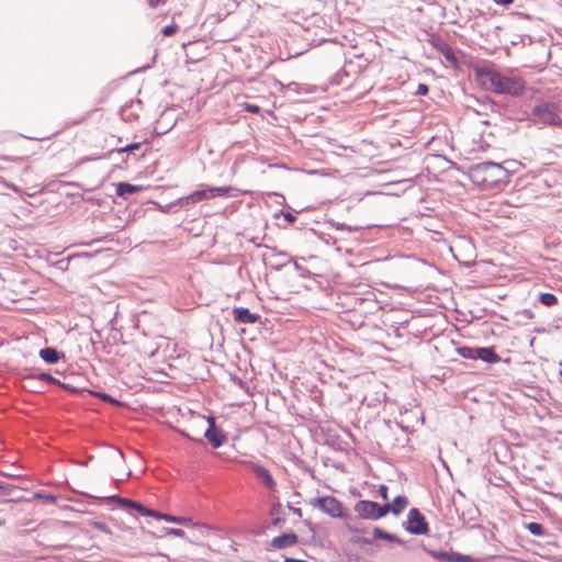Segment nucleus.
Wrapping results in <instances>:
<instances>
[{
    "label": "nucleus",
    "instance_id": "19",
    "mask_svg": "<svg viewBox=\"0 0 562 562\" xmlns=\"http://www.w3.org/2000/svg\"><path fill=\"white\" fill-rule=\"evenodd\" d=\"M209 189H210V193L212 194V199L216 198V196L226 195L232 190L231 187H213V188H209Z\"/></svg>",
    "mask_w": 562,
    "mask_h": 562
},
{
    "label": "nucleus",
    "instance_id": "10",
    "mask_svg": "<svg viewBox=\"0 0 562 562\" xmlns=\"http://www.w3.org/2000/svg\"><path fill=\"white\" fill-rule=\"evenodd\" d=\"M234 319L238 323L254 324L257 322L258 316L250 313L248 308L235 307L233 310Z\"/></svg>",
    "mask_w": 562,
    "mask_h": 562
},
{
    "label": "nucleus",
    "instance_id": "31",
    "mask_svg": "<svg viewBox=\"0 0 562 562\" xmlns=\"http://www.w3.org/2000/svg\"><path fill=\"white\" fill-rule=\"evenodd\" d=\"M379 494H380V496H381L383 499H385V501H386V499H387V486H386V485H384V484L380 485V487H379Z\"/></svg>",
    "mask_w": 562,
    "mask_h": 562
},
{
    "label": "nucleus",
    "instance_id": "8",
    "mask_svg": "<svg viewBox=\"0 0 562 562\" xmlns=\"http://www.w3.org/2000/svg\"><path fill=\"white\" fill-rule=\"evenodd\" d=\"M297 540V536L293 532L283 533L281 536L274 537L271 541V546L276 549H283L296 544Z\"/></svg>",
    "mask_w": 562,
    "mask_h": 562
},
{
    "label": "nucleus",
    "instance_id": "22",
    "mask_svg": "<svg viewBox=\"0 0 562 562\" xmlns=\"http://www.w3.org/2000/svg\"><path fill=\"white\" fill-rule=\"evenodd\" d=\"M527 528L535 536H541L543 533V527L538 522H530Z\"/></svg>",
    "mask_w": 562,
    "mask_h": 562
},
{
    "label": "nucleus",
    "instance_id": "33",
    "mask_svg": "<svg viewBox=\"0 0 562 562\" xmlns=\"http://www.w3.org/2000/svg\"><path fill=\"white\" fill-rule=\"evenodd\" d=\"M167 0H147V3L150 8H156L159 4L165 3Z\"/></svg>",
    "mask_w": 562,
    "mask_h": 562
},
{
    "label": "nucleus",
    "instance_id": "15",
    "mask_svg": "<svg viewBox=\"0 0 562 562\" xmlns=\"http://www.w3.org/2000/svg\"><path fill=\"white\" fill-rule=\"evenodd\" d=\"M41 358L47 363H56L59 360V353L54 348H44L40 351Z\"/></svg>",
    "mask_w": 562,
    "mask_h": 562
},
{
    "label": "nucleus",
    "instance_id": "25",
    "mask_svg": "<svg viewBox=\"0 0 562 562\" xmlns=\"http://www.w3.org/2000/svg\"><path fill=\"white\" fill-rule=\"evenodd\" d=\"M92 394H93V395H95V396H98V397H100V398H102V400H103V401H105V402H110V403H112V404H114V405H121V403H120L119 401L114 400V398H113V397H111L109 394H105V393H97V392H93Z\"/></svg>",
    "mask_w": 562,
    "mask_h": 562
},
{
    "label": "nucleus",
    "instance_id": "12",
    "mask_svg": "<svg viewBox=\"0 0 562 562\" xmlns=\"http://www.w3.org/2000/svg\"><path fill=\"white\" fill-rule=\"evenodd\" d=\"M143 190L142 186H135L127 182H120L116 187V194L119 196H126Z\"/></svg>",
    "mask_w": 562,
    "mask_h": 562
},
{
    "label": "nucleus",
    "instance_id": "5",
    "mask_svg": "<svg viewBox=\"0 0 562 562\" xmlns=\"http://www.w3.org/2000/svg\"><path fill=\"white\" fill-rule=\"evenodd\" d=\"M311 504L318 507L322 512L333 518H344L347 516L346 508L342 503L334 496L327 495L313 499Z\"/></svg>",
    "mask_w": 562,
    "mask_h": 562
},
{
    "label": "nucleus",
    "instance_id": "35",
    "mask_svg": "<svg viewBox=\"0 0 562 562\" xmlns=\"http://www.w3.org/2000/svg\"><path fill=\"white\" fill-rule=\"evenodd\" d=\"M374 535L376 538H382V539H386L389 538L387 535H385L383 531H381L380 529L375 528L374 529Z\"/></svg>",
    "mask_w": 562,
    "mask_h": 562
},
{
    "label": "nucleus",
    "instance_id": "38",
    "mask_svg": "<svg viewBox=\"0 0 562 562\" xmlns=\"http://www.w3.org/2000/svg\"><path fill=\"white\" fill-rule=\"evenodd\" d=\"M40 376H41L42 380H49V381L53 380V378L49 374H47V373H42Z\"/></svg>",
    "mask_w": 562,
    "mask_h": 562
},
{
    "label": "nucleus",
    "instance_id": "37",
    "mask_svg": "<svg viewBox=\"0 0 562 562\" xmlns=\"http://www.w3.org/2000/svg\"><path fill=\"white\" fill-rule=\"evenodd\" d=\"M284 562H307L305 560L294 559V558H286Z\"/></svg>",
    "mask_w": 562,
    "mask_h": 562
},
{
    "label": "nucleus",
    "instance_id": "32",
    "mask_svg": "<svg viewBox=\"0 0 562 562\" xmlns=\"http://www.w3.org/2000/svg\"><path fill=\"white\" fill-rule=\"evenodd\" d=\"M345 528L350 532H362V530L350 522L345 524Z\"/></svg>",
    "mask_w": 562,
    "mask_h": 562
},
{
    "label": "nucleus",
    "instance_id": "21",
    "mask_svg": "<svg viewBox=\"0 0 562 562\" xmlns=\"http://www.w3.org/2000/svg\"><path fill=\"white\" fill-rule=\"evenodd\" d=\"M441 53L449 63H451L452 65H457V58L450 47L445 46L443 48H441Z\"/></svg>",
    "mask_w": 562,
    "mask_h": 562
},
{
    "label": "nucleus",
    "instance_id": "20",
    "mask_svg": "<svg viewBox=\"0 0 562 562\" xmlns=\"http://www.w3.org/2000/svg\"><path fill=\"white\" fill-rule=\"evenodd\" d=\"M157 518L164 519L166 521L178 522V524H186L188 521V519H186V518L176 517V516H171L168 514H160V513Z\"/></svg>",
    "mask_w": 562,
    "mask_h": 562
},
{
    "label": "nucleus",
    "instance_id": "24",
    "mask_svg": "<svg viewBox=\"0 0 562 562\" xmlns=\"http://www.w3.org/2000/svg\"><path fill=\"white\" fill-rule=\"evenodd\" d=\"M140 146H142V143H133L125 147L116 149V151L120 154L121 153H131V151L137 150Z\"/></svg>",
    "mask_w": 562,
    "mask_h": 562
},
{
    "label": "nucleus",
    "instance_id": "11",
    "mask_svg": "<svg viewBox=\"0 0 562 562\" xmlns=\"http://www.w3.org/2000/svg\"><path fill=\"white\" fill-rule=\"evenodd\" d=\"M477 359H481L488 363H495L499 361V356L492 348H477Z\"/></svg>",
    "mask_w": 562,
    "mask_h": 562
},
{
    "label": "nucleus",
    "instance_id": "1",
    "mask_svg": "<svg viewBox=\"0 0 562 562\" xmlns=\"http://www.w3.org/2000/svg\"><path fill=\"white\" fill-rule=\"evenodd\" d=\"M477 82L488 91L495 93H505L513 97L522 94L525 81L520 77H507L490 66H479L475 68Z\"/></svg>",
    "mask_w": 562,
    "mask_h": 562
},
{
    "label": "nucleus",
    "instance_id": "18",
    "mask_svg": "<svg viewBox=\"0 0 562 562\" xmlns=\"http://www.w3.org/2000/svg\"><path fill=\"white\" fill-rule=\"evenodd\" d=\"M133 509L137 510L143 516H151V517H156V518L159 516L158 512H155L153 509H148V508H146L145 506H143L142 504H139L137 502H135L133 504Z\"/></svg>",
    "mask_w": 562,
    "mask_h": 562
},
{
    "label": "nucleus",
    "instance_id": "28",
    "mask_svg": "<svg viewBox=\"0 0 562 562\" xmlns=\"http://www.w3.org/2000/svg\"><path fill=\"white\" fill-rule=\"evenodd\" d=\"M416 93L418 95H426L428 93V87L425 83H419Z\"/></svg>",
    "mask_w": 562,
    "mask_h": 562
},
{
    "label": "nucleus",
    "instance_id": "13",
    "mask_svg": "<svg viewBox=\"0 0 562 562\" xmlns=\"http://www.w3.org/2000/svg\"><path fill=\"white\" fill-rule=\"evenodd\" d=\"M408 505V499L405 496H396L392 504H390V512L394 515H400Z\"/></svg>",
    "mask_w": 562,
    "mask_h": 562
},
{
    "label": "nucleus",
    "instance_id": "30",
    "mask_svg": "<svg viewBox=\"0 0 562 562\" xmlns=\"http://www.w3.org/2000/svg\"><path fill=\"white\" fill-rule=\"evenodd\" d=\"M168 535H172V536H176V537H184V531L182 529H178V528H170L168 530Z\"/></svg>",
    "mask_w": 562,
    "mask_h": 562
},
{
    "label": "nucleus",
    "instance_id": "17",
    "mask_svg": "<svg viewBox=\"0 0 562 562\" xmlns=\"http://www.w3.org/2000/svg\"><path fill=\"white\" fill-rule=\"evenodd\" d=\"M477 348L460 347L458 353L464 359H477Z\"/></svg>",
    "mask_w": 562,
    "mask_h": 562
},
{
    "label": "nucleus",
    "instance_id": "26",
    "mask_svg": "<svg viewBox=\"0 0 562 562\" xmlns=\"http://www.w3.org/2000/svg\"><path fill=\"white\" fill-rule=\"evenodd\" d=\"M14 490L13 485L0 484V496H10Z\"/></svg>",
    "mask_w": 562,
    "mask_h": 562
},
{
    "label": "nucleus",
    "instance_id": "7",
    "mask_svg": "<svg viewBox=\"0 0 562 562\" xmlns=\"http://www.w3.org/2000/svg\"><path fill=\"white\" fill-rule=\"evenodd\" d=\"M207 422L210 426L205 430L204 436L214 448H218L224 443L225 436L215 428V420L213 417H209Z\"/></svg>",
    "mask_w": 562,
    "mask_h": 562
},
{
    "label": "nucleus",
    "instance_id": "39",
    "mask_svg": "<svg viewBox=\"0 0 562 562\" xmlns=\"http://www.w3.org/2000/svg\"><path fill=\"white\" fill-rule=\"evenodd\" d=\"M95 527H97L98 529H100V530H104V529H105V526H104V524H102V522H98V524H95Z\"/></svg>",
    "mask_w": 562,
    "mask_h": 562
},
{
    "label": "nucleus",
    "instance_id": "14",
    "mask_svg": "<svg viewBox=\"0 0 562 562\" xmlns=\"http://www.w3.org/2000/svg\"><path fill=\"white\" fill-rule=\"evenodd\" d=\"M209 199H212V194L210 193L209 188L202 189V190H196L186 198L188 203H196L202 200H209Z\"/></svg>",
    "mask_w": 562,
    "mask_h": 562
},
{
    "label": "nucleus",
    "instance_id": "34",
    "mask_svg": "<svg viewBox=\"0 0 562 562\" xmlns=\"http://www.w3.org/2000/svg\"><path fill=\"white\" fill-rule=\"evenodd\" d=\"M120 503L127 506V507H131L133 508V504L135 503L134 501L132 499H127V498H121L120 499Z\"/></svg>",
    "mask_w": 562,
    "mask_h": 562
},
{
    "label": "nucleus",
    "instance_id": "36",
    "mask_svg": "<svg viewBox=\"0 0 562 562\" xmlns=\"http://www.w3.org/2000/svg\"><path fill=\"white\" fill-rule=\"evenodd\" d=\"M497 4H503V5H508L510 4L514 0H494Z\"/></svg>",
    "mask_w": 562,
    "mask_h": 562
},
{
    "label": "nucleus",
    "instance_id": "23",
    "mask_svg": "<svg viewBox=\"0 0 562 562\" xmlns=\"http://www.w3.org/2000/svg\"><path fill=\"white\" fill-rule=\"evenodd\" d=\"M178 30H179V25L177 23H172L162 29V34L165 36H172L178 32Z\"/></svg>",
    "mask_w": 562,
    "mask_h": 562
},
{
    "label": "nucleus",
    "instance_id": "6",
    "mask_svg": "<svg viewBox=\"0 0 562 562\" xmlns=\"http://www.w3.org/2000/svg\"><path fill=\"white\" fill-rule=\"evenodd\" d=\"M406 529L415 535H425L428 531V525L425 517L419 513L418 509L412 508L407 516Z\"/></svg>",
    "mask_w": 562,
    "mask_h": 562
},
{
    "label": "nucleus",
    "instance_id": "2",
    "mask_svg": "<svg viewBox=\"0 0 562 562\" xmlns=\"http://www.w3.org/2000/svg\"><path fill=\"white\" fill-rule=\"evenodd\" d=\"M472 181L483 188H495L508 181V171L499 164L486 161L470 168Z\"/></svg>",
    "mask_w": 562,
    "mask_h": 562
},
{
    "label": "nucleus",
    "instance_id": "16",
    "mask_svg": "<svg viewBox=\"0 0 562 562\" xmlns=\"http://www.w3.org/2000/svg\"><path fill=\"white\" fill-rule=\"evenodd\" d=\"M539 300L541 304H543L547 307H551L558 304V297L553 293H541L539 295Z\"/></svg>",
    "mask_w": 562,
    "mask_h": 562
},
{
    "label": "nucleus",
    "instance_id": "9",
    "mask_svg": "<svg viewBox=\"0 0 562 562\" xmlns=\"http://www.w3.org/2000/svg\"><path fill=\"white\" fill-rule=\"evenodd\" d=\"M251 469H252V472L256 474V476L260 480H262V482L270 488V490H274L276 488V481L272 479L270 472L268 471V469H266L265 467L262 465H259V464H252L251 465Z\"/></svg>",
    "mask_w": 562,
    "mask_h": 562
},
{
    "label": "nucleus",
    "instance_id": "4",
    "mask_svg": "<svg viewBox=\"0 0 562 562\" xmlns=\"http://www.w3.org/2000/svg\"><path fill=\"white\" fill-rule=\"evenodd\" d=\"M353 510L363 519L376 520L390 513V504L380 506L375 502L359 501L355 504Z\"/></svg>",
    "mask_w": 562,
    "mask_h": 562
},
{
    "label": "nucleus",
    "instance_id": "27",
    "mask_svg": "<svg viewBox=\"0 0 562 562\" xmlns=\"http://www.w3.org/2000/svg\"><path fill=\"white\" fill-rule=\"evenodd\" d=\"M243 108L245 111L247 112H250V113H259L260 112V108L256 104H251V103H244L243 104Z\"/></svg>",
    "mask_w": 562,
    "mask_h": 562
},
{
    "label": "nucleus",
    "instance_id": "29",
    "mask_svg": "<svg viewBox=\"0 0 562 562\" xmlns=\"http://www.w3.org/2000/svg\"><path fill=\"white\" fill-rule=\"evenodd\" d=\"M34 497L35 498H43V499H45L47 502H50V503H54L56 501L55 496H53V495H43V494H40V493H35Z\"/></svg>",
    "mask_w": 562,
    "mask_h": 562
},
{
    "label": "nucleus",
    "instance_id": "3",
    "mask_svg": "<svg viewBox=\"0 0 562 562\" xmlns=\"http://www.w3.org/2000/svg\"><path fill=\"white\" fill-rule=\"evenodd\" d=\"M532 116L536 121L550 124V125H562V119L560 116L559 106L554 103H540L532 110Z\"/></svg>",
    "mask_w": 562,
    "mask_h": 562
}]
</instances>
